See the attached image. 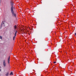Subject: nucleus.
I'll return each instance as SVG.
<instances>
[{"label":"nucleus","instance_id":"obj_9","mask_svg":"<svg viewBox=\"0 0 76 76\" xmlns=\"http://www.w3.org/2000/svg\"><path fill=\"white\" fill-rule=\"evenodd\" d=\"M14 28H15V29H16V28H17L16 26L15 25L14 26Z\"/></svg>","mask_w":76,"mask_h":76},{"label":"nucleus","instance_id":"obj_15","mask_svg":"<svg viewBox=\"0 0 76 76\" xmlns=\"http://www.w3.org/2000/svg\"><path fill=\"white\" fill-rule=\"evenodd\" d=\"M23 30V29H21V31H22Z\"/></svg>","mask_w":76,"mask_h":76},{"label":"nucleus","instance_id":"obj_16","mask_svg":"<svg viewBox=\"0 0 76 76\" xmlns=\"http://www.w3.org/2000/svg\"><path fill=\"white\" fill-rule=\"evenodd\" d=\"M66 54H67V53H66Z\"/></svg>","mask_w":76,"mask_h":76},{"label":"nucleus","instance_id":"obj_11","mask_svg":"<svg viewBox=\"0 0 76 76\" xmlns=\"http://www.w3.org/2000/svg\"><path fill=\"white\" fill-rule=\"evenodd\" d=\"M1 0H0V3H1Z\"/></svg>","mask_w":76,"mask_h":76},{"label":"nucleus","instance_id":"obj_6","mask_svg":"<svg viewBox=\"0 0 76 76\" xmlns=\"http://www.w3.org/2000/svg\"><path fill=\"white\" fill-rule=\"evenodd\" d=\"M8 62L9 64L10 63V56H9L8 59Z\"/></svg>","mask_w":76,"mask_h":76},{"label":"nucleus","instance_id":"obj_5","mask_svg":"<svg viewBox=\"0 0 76 76\" xmlns=\"http://www.w3.org/2000/svg\"><path fill=\"white\" fill-rule=\"evenodd\" d=\"M3 64L4 67H6V63L5 61L4 60L3 61Z\"/></svg>","mask_w":76,"mask_h":76},{"label":"nucleus","instance_id":"obj_13","mask_svg":"<svg viewBox=\"0 0 76 76\" xmlns=\"http://www.w3.org/2000/svg\"><path fill=\"white\" fill-rule=\"evenodd\" d=\"M1 69H0V72H1Z\"/></svg>","mask_w":76,"mask_h":76},{"label":"nucleus","instance_id":"obj_2","mask_svg":"<svg viewBox=\"0 0 76 76\" xmlns=\"http://www.w3.org/2000/svg\"><path fill=\"white\" fill-rule=\"evenodd\" d=\"M10 4L11 6V9L12 8V9H13V1H12L10 2Z\"/></svg>","mask_w":76,"mask_h":76},{"label":"nucleus","instance_id":"obj_12","mask_svg":"<svg viewBox=\"0 0 76 76\" xmlns=\"http://www.w3.org/2000/svg\"><path fill=\"white\" fill-rule=\"evenodd\" d=\"M53 63H56V62H54Z\"/></svg>","mask_w":76,"mask_h":76},{"label":"nucleus","instance_id":"obj_4","mask_svg":"<svg viewBox=\"0 0 76 76\" xmlns=\"http://www.w3.org/2000/svg\"><path fill=\"white\" fill-rule=\"evenodd\" d=\"M17 32H18V31H16L15 32V34H14L15 36H14V37H13V40H15V37H16V34H17Z\"/></svg>","mask_w":76,"mask_h":76},{"label":"nucleus","instance_id":"obj_7","mask_svg":"<svg viewBox=\"0 0 76 76\" xmlns=\"http://www.w3.org/2000/svg\"><path fill=\"white\" fill-rule=\"evenodd\" d=\"M9 72H7V73L5 74V76H9Z\"/></svg>","mask_w":76,"mask_h":76},{"label":"nucleus","instance_id":"obj_1","mask_svg":"<svg viewBox=\"0 0 76 76\" xmlns=\"http://www.w3.org/2000/svg\"><path fill=\"white\" fill-rule=\"evenodd\" d=\"M11 11L12 16H15V17L16 18V14H15V12H14V11H13V9H12V7L11 8Z\"/></svg>","mask_w":76,"mask_h":76},{"label":"nucleus","instance_id":"obj_10","mask_svg":"<svg viewBox=\"0 0 76 76\" xmlns=\"http://www.w3.org/2000/svg\"><path fill=\"white\" fill-rule=\"evenodd\" d=\"M0 39H2V37L1 36H0Z\"/></svg>","mask_w":76,"mask_h":76},{"label":"nucleus","instance_id":"obj_14","mask_svg":"<svg viewBox=\"0 0 76 76\" xmlns=\"http://www.w3.org/2000/svg\"><path fill=\"white\" fill-rule=\"evenodd\" d=\"M75 35H76V33H75Z\"/></svg>","mask_w":76,"mask_h":76},{"label":"nucleus","instance_id":"obj_3","mask_svg":"<svg viewBox=\"0 0 76 76\" xmlns=\"http://www.w3.org/2000/svg\"><path fill=\"white\" fill-rule=\"evenodd\" d=\"M3 26H4V22L3 21L2 22V23L0 27V29H1V28L3 27Z\"/></svg>","mask_w":76,"mask_h":76},{"label":"nucleus","instance_id":"obj_8","mask_svg":"<svg viewBox=\"0 0 76 76\" xmlns=\"http://www.w3.org/2000/svg\"><path fill=\"white\" fill-rule=\"evenodd\" d=\"M10 75H13V72H11V73L10 74Z\"/></svg>","mask_w":76,"mask_h":76}]
</instances>
